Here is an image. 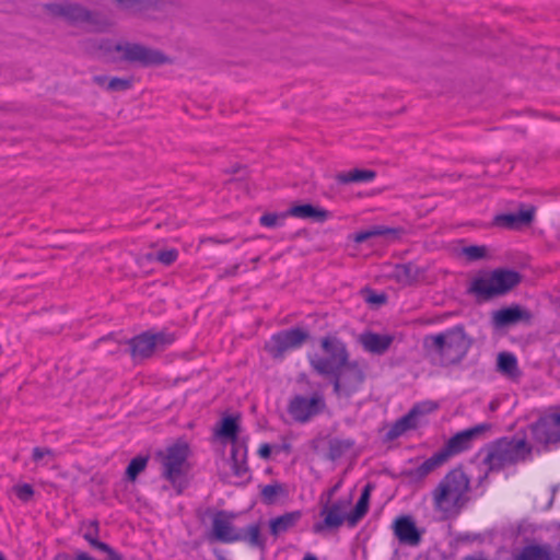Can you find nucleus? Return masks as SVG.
Instances as JSON below:
<instances>
[{"label": "nucleus", "instance_id": "obj_1", "mask_svg": "<svg viewBox=\"0 0 560 560\" xmlns=\"http://www.w3.org/2000/svg\"><path fill=\"white\" fill-rule=\"evenodd\" d=\"M319 345L322 353L307 354L312 372L328 380L335 395L352 396L365 380V373L360 363L350 360L347 345L336 334L322 337Z\"/></svg>", "mask_w": 560, "mask_h": 560}, {"label": "nucleus", "instance_id": "obj_2", "mask_svg": "<svg viewBox=\"0 0 560 560\" xmlns=\"http://www.w3.org/2000/svg\"><path fill=\"white\" fill-rule=\"evenodd\" d=\"M471 345L472 339L463 325H456L440 334L427 335L422 342L424 357L433 365L442 368L459 364Z\"/></svg>", "mask_w": 560, "mask_h": 560}, {"label": "nucleus", "instance_id": "obj_3", "mask_svg": "<svg viewBox=\"0 0 560 560\" xmlns=\"http://www.w3.org/2000/svg\"><path fill=\"white\" fill-rule=\"evenodd\" d=\"M533 452L532 445L525 438L504 436L486 444L479 454H483L482 463L488 467L486 474L480 477L481 483L487 479L489 471H500L503 468L526 462Z\"/></svg>", "mask_w": 560, "mask_h": 560}, {"label": "nucleus", "instance_id": "obj_4", "mask_svg": "<svg viewBox=\"0 0 560 560\" xmlns=\"http://www.w3.org/2000/svg\"><path fill=\"white\" fill-rule=\"evenodd\" d=\"M469 490L470 478L462 466L455 467L432 490L433 506L443 513H459L469 501Z\"/></svg>", "mask_w": 560, "mask_h": 560}, {"label": "nucleus", "instance_id": "obj_5", "mask_svg": "<svg viewBox=\"0 0 560 560\" xmlns=\"http://www.w3.org/2000/svg\"><path fill=\"white\" fill-rule=\"evenodd\" d=\"M189 456L190 447L184 440H177L165 450L156 452V458L161 463V477L171 483L178 495L189 486Z\"/></svg>", "mask_w": 560, "mask_h": 560}, {"label": "nucleus", "instance_id": "obj_6", "mask_svg": "<svg viewBox=\"0 0 560 560\" xmlns=\"http://www.w3.org/2000/svg\"><path fill=\"white\" fill-rule=\"evenodd\" d=\"M522 281V275L513 269L497 268L475 277L468 288V293L478 300L489 301L512 291Z\"/></svg>", "mask_w": 560, "mask_h": 560}, {"label": "nucleus", "instance_id": "obj_7", "mask_svg": "<svg viewBox=\"0 0 560 560\" xmlns=\"http://www.w3.org/2000/svg\"><path fill=\"white\" fill-rule=\"evenodd\" d=\"M113 51L121 54L120 61L141 67L161 66L171 62V59L162 51L136 43H118L113 47Z\"/></svg>", "mask_w": 560, "mask_h": 560}, {"label": "nucleus", "instance_id": "obj_8", "mask_svg": "<svg viewBox=\"0 0 560 560\" xmlns=\"http://www.w3.org/2000/svg\"><path fill=\"white\" fill-rule=\"evenodd\" d=\"M326 409L324 393L315 390L310 397L302 394L293 395L287 407L290 417L298 423H307Z\"/></svg>", "mask_w": 560, "mask_h": 560}, {"label": "nucleus", "instance_id": "obj_9", "mask_svg": "<svg viewBox=\"0 0 560 560\" xmlns=\"http://www.w3.org/2000/svg\"><path fill=\"white\" fill-rule=\"evenodd\" d=\"M491 428V423L483 422L472 428L459 431L450 438L444 446L434 454L440 459L442 465H444L452 456L471 448L472 442L480 438L482 434L489 432Z\"/></svg>", "mask_w": 560, "mask_h": 560}, {"label": "nucleus", "instance_id": "obj_10", "mask_svg": "<svg viewBox=\"0 0 560 560\" xmlns=\"http://www.w3.org/2000/svg\"><path fill=\"white\" fill-rule=\"evenodd\" d=\"M310 339L307 330L292 327L273 334L265 350L276 360L283 359L288 351L301 348Z\"/></svg>", "mask_w": 560, "mask_h": 560}, {"label": "nucleus", "instance_id": "obj_11", "mask_svg": "<svg viewBox=\"0 0 560 560\" xmlns=\"http://www.w3.org/2000/svg\"><path fill=\"white\" fill-rule=\"evenodd\" d=\"M350 503L349 499H338L332 503L327 501L320 510V515L324 516V520L313 525V533L320 534L326 529L340 527L345 521L348 522L349 513H347V510Z\"/></svg>", "mask_w": 560, "mask_h": 560}, {"label": "nucleus", "instance_id": "obj_12", "mask_svg": "<svg viewBox=\"0 0 560 560\" xmlns=\"http://www.w3.org/2000/svg\"><path fill=\"white\" fill-rule=\"evenodd\" d=\"M533 440L542 445L560 442V413L552 412L539 417L530 424Z\"/></svg>", "mask_w": 560, "mask_h": 560}, {"label": "nucleus", "instance_id": "obj_13", "mask_svg": "<svg viewBox=\"0 0 560 560\" xmlns=\"http://www.w3.org/2000/svg\"><path fill=\"white\" fill-rule=\"evenodd\" d=\"M235 514L225 510L217 511L212 517L210 539L223 544L237 542L240 538V528L233 524Z\"/></svg>", "mask_w": 560, "mask_h": 560}, {"label": "nucleus", "instance_id": "obj_14", "mask_svg": "<svg viewBox=\"0 0 560 560\" xmlns=\"http://www.w3.org/2000/svg\"><path fill=\"white\" fill-rule=\"evenodd\" d=\"M45 9L49 14L63 18L71 24L95 23V14L78 3H71L68 1L61 3L51 2L46 3Z\"/></svg>", "mask_w": 560, "mask_h": 560}, {"label": "nucleus", "instance_id": "obj_15", "mask_svg": "<svg viewBox=\"0 0 560 560\" xmlns=\"http://www.w3.org/2000/svg\"><path fill=\"white\" fill-rule=\"evenodd\" d=\"M438 406L433 402H427L423 405H415L408 413L397 419L390 429L387 431L386 436L388 440H395L402 435L408 430L417 429L419 425L418 418L419 416H423L432 410H434Z\"/></svg>", "mask_w": 560, "mask_h": 560}, {"label": "nucleus", "instance_id": "obj_16", "mask_svg": "<svg viewBox=\"0 0 560 560\" xmlns=\"http://www.w3.org/2000/svg\"><path fill=\"white\" fill-rule=\"evenodd\" d=\"M533 314L529 310L520 304H511L502 307L492 314V325L495 328H504L518 323L530 324Z\"/></svg>", "mask_w": 560, "mask_h": 560}, {"label": "nucleus", "instance_id": "obj_17", "mask_svg": "<svg viewBox=\"0 0 560 560\" xmlns=\"http://www.w3.org/2000/svg\"><path fill=\"white\" fill-rule=\"evenodd\" d=\"M535 218V207L521 209L518 212L500 213L493 218V225L506 230H517L522 225H529Z\"/></svg>", "mask_w": 560, "mask_h": 560}, {"label": "nucleus", "instance_id": "obj_18", "mask_svg": "<svg viewBox=\"0 0 560 560\" xmlns=\"http://www.w3.org/2000/svg\"><path fill=\"white\" fill-rule=\"evenodd\" d=\"M395 536L402 544L418 546L421 541V533L418 530L415 521L409 515L397 517L393 524Z\"/></svg>", "mask_w": 560, "mask_h": 560}, {"label": "nucleus", "instance_id": "obj_19", "mask_svg": "<svg viewBox=\"0 0 560 560\" xmlns=\"http://www.w3.org/2000/svg\"><path fill=\"white\" fill-rule=\"evenodd\" d=\"M240 416H224L214 429V436L223 444L230 442L232 446L242 444L238 441Z\"/></svg>", "mask_w": 560, "mask_h": 560}, {"label": "nucleus", "instance_id": "obj_20", "mask_svg": "<svg viewBox=\"0 0 560 560\" xmlns=\"http://www.w3.org/2000/svg\"><path fill=\"white\" fill-rule=\"evenodd\" d=\"M442 463L436 457L435 454L427 458L423 463H421L416 468L404 469L400 472V476L404 477L408 483H420L422 482L431 472L435 469L440 468Z\"/></svg>", "mask_w": 560, "mask_h": 560}, {"label": "nucleus", "instance_id": "obj_21", "mask_svg": "<svg viewBox=\"0 0 560 560\" xmlns=\"http://www.w3.org/2000/svg\"><path fill=\"white\" fill-rule=\"evenodd\" d=\"M404 234L402 228H389L385 225H373L366 230L359 231L353 234V242L361 244L373 237H386L390 241H396Z\"/></svg>", "mask_w": 560, "mask_h": 560}, {"label": "nucleus", "instance_id": "obj_22", "mask_svg": "<svg viewBox=\"0 0 560 560\" xmlns=\"http://www.w3.org/2000/svg\"><path fill=\"white\" fill-rule=\"evenodd\" d=\"M330 213L326 209L315 207L311 203L295 205L282 212V218L294 217L300 219H312L315 222L323 223L329 218Z\"/></svg>", "mask_w": 560, "mask_h": 560}, {"label": "nucleus", "instance_id": "obj_23", "mask_svg": "<svg viewBox=\"0 0 560 560\" xmlns=\"http://www.w3.org/2000/svg\"><path fill=\"white\" fill-rule=\"evenodd\" d=\"M129 351L133 359H148L155 352L151 331L147 330L128 340Z\"/></svg>", "mask_w": 560, "mask_h": 560}, {"label": "nucleus", "instance_id": "obj_24", "mask_svg": "<svg viewBox=\"0 0 560 560\" xmlns=\"http://www.w3.org/2000/svg\"><path fill=\"white\" fill-rule=\"evenodd\" d=\"M303 514L300 510L287 512L280 516L269 521V532L272 536L278 537L292 528L301 521Z\"/></svg>", "mask_w": 560, "mask_h": 560}, {"label": "nucleus", "instance_id": "obj_25", "mask_svg": "<svg viewBox=\"0 0 560 560\" xmlns=\"http://www.w3.org/2000/svg\"><path fill=\"white\" fill-rule=\"evenodd\" d=\"M394 341L390 335H381L376 332H366L361 336V342L365 350L375 353H385Z\"/></svg>", "mask_w": 560, "mask_h": 560}, {"label": "nucleus", "instance_id": "obj_26", "mask_svg": "<svg viewBox=\"0 0 560 560\" xmlns=\"http://www.w3.org/2000/svg\"><path fill=\"white\" fill-rule=\"evenodd\" d=\"M238 541L246 542L252 548L265 551L267 547V538L261 534L259 523H250L244 528H240Z\"/></svg>", "mask_w": 560, "mask_h": 560}, {"label": "nucleus", "instance_id": "obj_27", "mask_svg": "<svg viewBox=\"0 0 560 560\" xmlns=\"http://www.w3.org/2000/svg\"><path fill=\"white\" fill-rule=\"evenodd\" d=\"M231 469L236 477H244L249 472L247 465V446L245 443L231 447Z\"/></svg>", "mask_w": 560, "mask_h": 560}, {"label": "nucleus", "instance_id": "obj_28", "mask_svg": "<svg viewBox=\"0 0 560 560\" xmlns=\"http://www.w3.org/2000/svg\"><path fill=\"white\" fill-rule=\"evenodd\" d=\"M375 177L376 172L373 170L353 168L349 172L338 173L336 175V180L339 184L369 183L372 182Z\"/></svg>", "mask_w": 560, "mask_h": 560}, {"label": "nucleus", "instance_id": "obj_29", "mask_svg": "<svg viewBox=\"0 0 560 560\" xmlns=\"http://www.w3.org/2000/svg\"><path fill=\"white\" fill-rule=\"evenodd\" d=\"M260 501L265 505H275L280 498H285L288 491L285 486L276 481L273 483L265 485L260 487Z\"/></svg>", "mask_w": 560, "mask_h": 560}, {"label": "nucleus", "instance_id": "obj_30", "mask_svg": "<svg viewBox=\"0 0 560 560\" xmlns=\"http://www.w3.org/2000/svg\"><path fill=\"white\" fill-rule=\"evenodd\" d=\"M497 368L500 373L510 378H516L521 375L516 357L510 352H501L497 359Z\"/></svg>", "mask_w": 560, "mask_h": 560}, {"label": "nucleus", "instance_id": "obj_31", "mask_svg": "<svg viewBox=\"0 0 560 560\" xmlns=\"http://www.w3.org/2000/svg\"><path fill=\"white\" fill-rule=\"evenodd\" d=\"M515 560H552L550 551L537 545L524 547Z\"/></svg>", "mask_w": 560, "mask_h": 560}, {"label": "nucleus", "instance_id": "obj_32", "mask_svg": "<svg viewBox=\"0 0 560 560\" xmlns=\"http://www.w3.org/2000/svg\"><path fill=\"white\" fill-rule=\"evenodd\" d=\"M395 277L399 282L410 284L417 280L418 269L411 262L399 264L395 267Z\"/></svg>", "mask_w": 560, "mask_h": 560}, {"label": "nucleus", "instance_id": "obj_33", "mask_svg": "<svg viewBox=\"0 0 560 560\" xmlns=\"http://www.w3.org/2000/svg\"><path fill=\"white\" fill-rule=\"evenodd\" d=\"M178 250L176 248L161 249L156 253H149L147 259L150 261H158L163 266L173 265L178 258Z\"/></svg>", "mask_w": 560, "mask_h": 560}, {"label": "nucleus", "instance_id": "obj_34", "mask_svg": "<svg viewBox=\"0 0 560 560\" xmlns=\"http://www.w3.org/2000/svg\"><path fill=\"white\" fill-rule=\"evenodd\" d=\"M148 464L147 456H136L133 457L127 468H126V478L129 481H135L140 472H142Z\"/></svg>", "mask_w": 560, "mask_h": 560}, {"label": "nucleus", "instance_id": "obj_35", "mask_svg": "<svg viewBox=\"0 0 560 560\" xmlns=\"http://www.w3.org/2000/svg\"><path fill=\"white\" fill-rule=\"evenodd\" d=\"M352 446L353 441L351 440L332 439L329 441V456L331 459L339 458Z\"/></svg>", "mask_w": 560, "mask_h": 560}, {"label": "nucleus", "instance_id": "obj_36", "mask_svg": "<svg viewBox=\"0 0 560 560\" xmlns=\"http://www.w3.org/2000/svg\"><path fill=\"white\" fill-rule=\"evenodd\" d=\"M487 246L485 245H470L462 249V254L468 261H477L487 257Z\"/></svg>", "mask_w": 560, "mask_h": 560}, {"label": "nucleus", "instance_id": "obj_37", "mask_svg": "<svg viewBox=\"0 0 560 560\" xmlns=\"http://www.w3.org/2000/svg\"><path fill=\"white\" fill-rule=\"evenodd\" d=\"M369 511V503L358 500L354 505V509L348 514V525L353 527L358 524V522L365 516Z\"/></svg>", "mask_w": 560, "mask_h": 560}, {"label": "nucleus", "instance_id": "obj_38", "mask_svg": "<svg viewBox=\"0 0 560 560\" xmlns=\"http://www.w3.org/2000/svg\"><path fill=\"white\" fill-rule=\"evenodd\" d=\"M151 338L155 343V351L164 350L167 346L175 341V335L166 331L151 332Z\"/></svg>", "mask_w": 560, "mask_h": 560}, {"label": "nucleus", "instance_id": "obj_39", "mask_svg": "<svg viewBox=\"0 0 560 560\" xmlns=\"http://www.w3.org/2000/svg\"><path fill=\"white\" fill-rule=\"evenodd\" d=\"M11 491L19 500L25 503L31 501L34 495V488L30 483L15 485L12 487Z\"/></svg>", "mask_w": 560, "mask_h": 560}, {"label": "nucleus", "instance_id": "obj_40", "mask_svg": "<svg viewBox=\"0 0 560 560\" xmlns=\"http://www.w3.org/2000/svg\"><path fill=\"white\" fill-rule=\"evenodd\" d=\"M131 86H132L131 79H125V78H118V77L110 78L108 83L106 84V89L112 92L127 91V90L131 89Z\"/></svg>", "mask_w": 560, "mask_h": 560}, {"label": "nucleus", "instance_id": "obj_41", "mask_svg": "<svg viewBox=\"0 0 560 560\" xmlns=\"http://www.w3.org/2000/svg\"><path fill=\"white\" fill-rule=\"evenodd\" d=\"M284 219L285 218H282V213H265L260 217L259 223L266 228H275L279 225V221H283Z\"/></svg>", "mask_w": 560, "mask_h": 560}, {"label": "nucleus", "instance_id": "obj_42", "mask_svg": "<svg viewBox=\"0 0 560 560\" xmlns=\"http://www.w3.org/2000/svg\"><path fill=\"white\" fill-rule=\"evenodd\" d=\"M98 533H100V525H98V522L95 520V521H92L90 522V524L88 525L86 527V530L85 533L83 534V538L88 541L90 540L91 538H97L98 537Z\"/></svg>", "mask_w": 560, "mask_h": 560}, {"label": "nucleus", "instance_id": "obj_43", "mask_svg": "<svg viewBox=\"0 0 560 560\" xmlns=\"http://www.w3.org/2000/svg\"><path fill=\"white\" fill-rule=\"evenodd\" d=\"M45 456H52V451L48 447H34L32 453V459L35 463H39Z\"/></svg>", "mask_w": 560, "mask_h": 560}, {"label": "nucleus", "instance_id": "obj_44", "mask_svg": "<svg viewBox=\"0 0 560 560\" xmlns=\"http://www.w3.org/2000/svg\"><path fill=\"white\" fill-rule=\"evenodd\" d=\"M119 4L125 8L131 9L144 3H149L151 0H116Z\"/></svg>", "mask_w": 560, "mask_h": 560}, {"label": "nucleus", "instance_id": "obj_45", "mask_svg": "<svg viewBox=\"0 0 560 560\" xmlns=\"http://www.w3.org/2000/svg\"><path fill=\"white\" fill-rule=\"evenodd\" d=\"M89 545L93 548V549H96V550H100V551H103V550H107L108 549V544L106 542H103L97 538H91L90 540H88Z\"/></svg>", "mask_w": 560, "mask_h": 560}, {"label": "nucleus", "instance_id": "obj_46", "mask_svg": "<svg viewBox=\"0 0 560 560\" xmlns=\"http://www.w3.org/2000/svg\"><path fill=\"white\" fill-rule=\"evenodd\" d=\"M271 452H272V447L270 444L268 443H264L259 446L258 448V455L264 458V459H268L271 455Z\"/></svg>", "mask_w": 560, "mask_h": 560}, {"label": "nucleus", "instance_id": "obj_47", "mask_svg": "<svg viewBox=\"0 0 560 560\" xmlns=\"http://www.w3.org/2000/svg\"><path fill=\"white\" fill-rule=\"evenodd\" d=\"M102 552H105L106 556H107L105 560H122V556L120 553H118L109 545H108V549L107 550H103Z\"/></svg>", "mask_w": 560, "mask_h": 560}, {"label": "nucleus", "instance_id": "obj_48", "mask_svg": "<svg viewBox=\"0 0 560 560\" xmlns=\"http://www.w3.org/2000/svg\"><path fill=\"white\" fill-rule=\"evenodd\" d=\"M371 489H372V485L371 483H368L362 492H361V495H360V500L366 502V503H370V492H371Z\"/></svg>", "mask_w": 560, "mask_h": 560}, {"label": "nucleus", "instance_id": "obj_49", "mask_svg": "<svg viewBox=\"0 0 560 560\" xmlns=\"http://www.w3.org/2000/svg\"><path fill=\"white\" fill-rule=\"evenodd\" d=\"M369 302L371 303H377V304H381V303H385L386 301V296L384 294H372L369 299H368Z\"/></svg>", "mask_w": 560, "mask_h": 560}, {"label": "nucleus", "instance_id": "obj_50", "mask_svg": "<svg viewBox=\"0 0 560 560\" xmlns=\"http://www.w3.org/2000/svg\"><path fill=\"white\" fill-rule=\"evenodd\" d=\"M238 269H240V264H235V265H233L230 268L224 270V276H228V277L235 276V275H237Z\"/></svg>", "mask_w": 560, "mask_h": 560}, {"label": "nucleus", "instance_id": "obj_51", "mask_svg": "<svg viewBox=\"0 0 560 560\" xmlns=\"http://www.w3.org/2000/svg\"><path fill=\"white\" fill-rule=\"evenodd\" d=\"M93 81L100 85V86H104L106 83H108L109 79L106 77V75H95L93 78Z\"/></svg>", "mask_w": 560, "mask_h": 560}, {"label": "nucleus", "instance_id": "obj_52", "mask_svg": "<svg viewBox=\"0 0 560 560\" xmlns=\"http://www.w3.org/2000/svg\"><path fill=\"white\" fill-rule=\"evenodd\" d=\"M54 560H72L71 556L66 552H59L55 556Z\"/></svg>", "mask_w": 560, "mask_h": 560}, {"label": "nucleus", "instance_id": "obj_53", "mask_svg": "<svg viewBox=\"0 0 560 560\" xmlns=\"http://www.w3.org/2000/svg\"><path fill=\"white\" fill-rule=\"evenodd\" d=\"M303 560H318L317 557L313 553H306Z\"/></svg>", "mask_w": 560, "mask_h": 560}, {"label": "nucleus", "instance_id": "obj_54", "mask_svg": "<svg viewBox=\"0 0 560 560\" xmlns=\"http://www.w3.org/2000/svg\"><path fill=\"white\" fill-rule=\"evenodd\" d=\"M299 381L300 382H305L306 384H310V380L306 376V374H304V373L299 376Z\"/></svg>", "mask_w": 560, "mask_h": 560}, {"label": "nucleus", "instance_id": "obj_55", "mask_svg": "<svg viewBox=\"0 0 560 560\" xmlns=\"http://www.w3.org/2000/svg\"><path fill=\"white\" fill-rule=\"evenodd\" d=\"M215 556L218 558V560H228L223 555H221L220 552H215Z\"/></svg>", "mask_w": 560, "mask_h": 560}, {"label": "nucleus", "instance_id": "obj_56", "mask_svg": "<svg viewBox=\"0 0 560 560\" xmlns=\"http://www.w3.org/2000/svg\"><path fill=\"white\" fill-rule=\"evenodd\" d=\"M336 489H337V487L331 488L329 491V495H331L334 492H336Z\"/></svg>", "mask_w": 560, "mask_h": 560}, {"label": "nucleus", "instance_id": "obj_57", "mask_svg": "<svg viewBox=\"0 0 560 560\" xmlns=\"http://www.w3.org/2000/svg\"><path fill=\"white\" fill-rule=\"evenodd\" d=\"M259 260V257H256L253 259L254 262H257Z\"/></svg>", "mask_w": 560, "mask_h": 560}, {"label": "nucleus", "instance_id": "obj_58", "mask_svg": "<svg viewBox=\"0 0 560 560\" xmlns=\"http://www.w3.org/2000/svg\"><path fill=\"white\" fill-rule=\"evenodd\" d=\"M2 560H5V559L2 557Z\"/></svg>", "mask_w": 560, "mask_h": 560}]
</instances>
